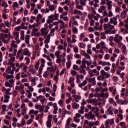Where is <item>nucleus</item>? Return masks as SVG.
<instances>
[{
    "mask_svg": "<svg viewBox=\"0 0 128 128\" xmlns=\"http://www.w3.org/2000/svg\"><path fill=\"white\" fill-rule=\"evenodd\" d=\"M88 84V81L86 80H84L82 83H80L78 84L79 88H82V86H84Z\"/></svg>",
    "mask_w": 128,
    "mask_h": 128,
    "instance_id": "4be33fe9",
    "label": "nucleus"
},
{
    "mask_svg": "<svg viewBox=\"0 0 128 128\" xmlns=\"http://www.w3.org/2000/svg\"><path fill=\"white\" fill-rule=\"evenodd\" d=\"M48 24H44V28H42L40 30L41 34L40 36H44V34L46 35L48 34V32H46L48 30Z\"/></svg>",
    "mask_w": 128,
    "mask_h": 128,
    "instance_id": "39448f33",
    "label": "nucleus"
},
{
    "mask_svg": "<svg viewBox=\"0 0 128 128\" xmlns=\"http://www.w3.org/2000/svg\"><path fill=\"white\" fill-rule=\"evenodd\" d=\"M14 75H7L6 80H10V78H14Z\"/></svg>",
    "mask_w": 128,
    "mask_h": 128,
    "instance_id": "680f3d73",
    "label": "nucleus"
},
{
    "mask_svg": "<svg viewBox=\"0 0 128 128\" xmlns=\"http://www.w3.org/2000/svg\"><path fill=\"white\" fill-rule=\"evenodd\" d=\"M101 36H102L101 38L102 40H106V35H104V32H102L101 33Z\"/></svg>",
    "mask_w": 128,
    "mask_h": 128,
    "instance_id": "052dcab7",
    "label": "nucleus"
},
{
    "mask_svg": "<svg viewBox=\"0 0 128 128\" xmlns=\"http://www.w3.org/2000/svg\"><path fill=\"white\" fill-rule=\"evenodd\" d=\"M108 26H109L110 30H114V26L110 24V23L108 24Z\"/></svg>",
    "mask_w": 128,
    "mask_h": 128,
    "instance_id": "864d4df0",
    "label": "nucleus"
},
{
    "mask_svg": "<svg viewBox=\"0 0 128 128\" xmlns=\"http://www.w3.org/2000/svg\"><path fill=\"white\" fill-rule=\"evenodd\" d=\"M72 68H73V70H80V69L78 68V65H76V64H74V65L73 66Z\"/></svg>",
    "mask_w": 128,
    "mask_h": 128,
    "instance_id": "de8ad7c7",
    "label": "nucleus"
},
{
    "mask_svg": "<svg viewBox=\"0 0 128 128\" xmlns=\"http://www.w3.org/2000/svg\"><path fill=\"white\" fill-rule=\"evenodd\" d=\"M110 24H113L114 26L118 24V16H114L110 18Z\"/></svg>",
    "mask_w": 128,
    "mask_h": 128,
    "instance_id": "9d476101",
    "label": "nucleus"
},
{
    "mask_svg": "<svg viewBox=\"0 0 128 128\" xmlns=\"http://www.w3.org/2000/svg\"><path fill=\"white\" fill-rule=\"evenodd\" d=\"M76 8H78V10H84V7H82V5H77L76 6Z\"/></svg>",
    "mask_w": 128,
    "mask_h": 128,
    "instance_id": "3c124183",
    "label": "nucleus"
},
{
    "mask_svg": "<svg viewBox=\"0 0 128 128\" xmlns=\"http://www.w3.org/2000/svg\"><path fill=\"white\" fill-rule=\"evenodd\" d=\"M2 8L4 6V8H6L8 6V5L7 3H6V1H3L2 4Z\"/></svg>",
    "mask_w": 128,
    "mask_h": 128,
    "instance_id": "c9c22d12",
    "label": "nucleus"
},
{
    "mask_svg": "<svg viewBox=\"0 0 128 128\" xmlns=\"http://www.w3.org/2000/svg\"><path fill=\"white\" fill-rule=\"evenodd\" d=\"M74 120L75 122L78 123L80 122V118H78V117H76V116L74 118Z\"/></svg>",
    "mask_w": 128,
    "mask_h": 128,
    "instance_id": "c03bdc74",
    "label": "nucleus"
},
{
    "mask_svg": "<svg viewBox=\"0 0 128 128\" xmlns=\"http://www.w3.org/2000/svg\"><path fill=\"white\" fill-rule=\"evenodd\" d=\"M13 6L14 8H18V2H14L13 3Z\"/></svg>",
    "mask_w": 128,
    "mask_h": 128,
    "instance_id": "69168bd1",
    "label": "nucleus"
},
{
    "mask_svg": "<svg viewBox=\"0 0 128 128\" xmlns=\"http://www.w3.org/2000/svg\"><path fill=\"white\" fill-rule=\"evenodd\" d=\"M26 60V64H30V58L28 57H26L25 58Z\"/></svg>",
    "mask_w": 128,
    "mask_h": 128,
    "instance_id": "49530a36",
    "label": "nucleus"
},
{
    "mask_svg": "<svg viewBox=\"0 0 128 128\" xmlns=\"http://www.w3.org/2000/svg\"><path fill=\"white\" fill-rule=\"evenodd\" d=\"M117 116L118 118H120V120H122V118H124V116H122V114H119L117 115Z\"/></svg>",
    "mask_w": 128,
    "mask_h": 128,
    "instance_id": "0e129e2a",
    "label": "nucleus"
},
{
    "mask_svg": "<svg viewBox=\"0 0 128 128\" xmlns=\"http://www.w3.org/2000/svg\"><path fill=\"white\" fill-rule=\"evenodd\" d=\"M90 6H94V8H98V4H97V3H95L94 2V1H90L89 2Z\"/></svg>",
    "mask_w": 128,
    "mask_h": 128,
    "instance_id": "393cba45",
    "label": "nucleus"
},
{
    "mask_svg": "<svg viewBox=\"0 0 128 128\" xmlns=\"http://www.w3.org/2000/svg\"><path fill=\"white\" fill-rule=\"evenodd\" d=\"M85 118H88V120H94L95 118L94 114H92V112H90L88 114H85Z\"/></svg>",
    "mask_w": 128,
    "mask_h": 128,
    "instance_id": "1a4fd4ad",
    "label": "nucleus"
},
{
    "mask_svg": "<svg viewBox=\"0 0 128 128\" xmlns=\"http://www.w3.org/2000/svg\"><path fill=\"white\" fill-rule=\"evenodd\" d=\"M74 56L76 58H82V56L78 54H76L74 55Z\"/></svg>",
    "mask_w": 128,
    "mask_h": 128,
    "instance_id": "4d7b16f0",
    "label": "nucleus"
},
{
    "mask_svg": "<svg viewBox=\"0 0 128 128\" xmlns=\"http://www.w3.org/2000/svg\"><path fill=\"white\" fill-rule=\"evenodd\" d=\"M84 56L86 58H88V60H90V56L88 54L86 53L84 54Z\"/></svg>",
    "mask_w": 128,
    "mask_h": 128,
    "instance_id": "13d9d810",
    "label": "nucleus"
},
{
    "mask_svg": "<svg viewBox=\"0 0 128 128\" xmlns=\"http://www.w3.org/2000/svg\"><path fill=\"white\" fill-rule=\"evenodd\" d=\"M86 0H80V2L81 6H84L86 4Z\"/></svg>",
    "mask_w": 128,
    "mask_h": 128,
    "instance_id": "473e14b6",
    "label": "nucleus"
},
{
    "mask_svg": "<svg viewBox=\"0 0 128 128\" xmlns=\"http://www.w3.org/2000/svg\"><path fill=\"white\" fill-rule=\"evenodd\" d=\"M12 90V89L8 88L6 90L5 94H4V102H10V96L12 95V92H10Z\"/></svg>",
    "mask_w": 128,
    "mask_h": 128,
    "instance_id": "7ed1b4c3",
    "label": "nucleus"
},
{
    "mask_svg": "<svg viewBox=\"0 0 128 128\" xmlns=\"http://www.w3.org/2000/svg\"><path fill=\"white\" fill-rule=\"evenodd\" d=\"M80 108V105L76 102H74L72 104V108L73 110H78Z\"/></svg>",
    "mask_w": 128,
    "mask_h": 128,
    "instance_id": "6ab92c4d",
    "label": "nucleus"
},
{
    "mask_svg": "<svg viewBox=\"0 0 128 128\" xmlns=\"http://www.w3.org/2000/svg\"><path fill=\"white\" fill-rule=\"evenodd\" d=\"M72 120V118H68V119L66 120V126H70V122Z\"/></svg>",
    "mask_w": 128,
    "mask_h": 128,
    "instance_id": "b1692460",
    "label": "nucleus"
},
{
    "mask_svg": "<svg viewBox=\"0 0 128 128\" xmlns=\"http://www.w3.org/2000/svg\"><path fill=\"white\" fill-rule=\"evenodd\" d=\"M53 108H54V114H58V106L56 105V103H54L53 104Z\"/></svg>",
    "mask_w": 128,
    "mask_h": 128,
    "instance_id": "dca6fc26",
    "label": "nucleus"
},
{
    "mask_svg": "<svg viewBox=\"0 0 128 128\" xmlns=\"http://www.w3.org/2000/svg\"><path fill=\"white\" fill-rule=\"evenodd\" d=\"M112 1H110L106 3V6H108V10H112Z\"/></svg>",
    "mask_w": 128,
    "mask_h": 128,
    "instance_id": "a878e982",
    "label": "nucleus"
},
{
    "mask_svg": "<svg viewBox=\"0 0 128 128\" xmlns=\"http://www.w3.org/2000/svg\"><path fill=\"white\" fill-rule=\"evenodd\" d=\"M101 8H99L98 10V12H102L103 10H106V6H102L100 7Z\"/></svg>",
    "mask_w": 128,
    "mask_h": 128,
    "instance_id": "ea45409f",
    "label": "nucleus"
},
{
    "mask_svg": "<svg viewBox=\"0 0 128 128\" xmlns=\"http://www.w3.org/2000/svg\"><path fill=\"white\" fill-rule=\"evenodd\" d=\"M72 100V96L68 97V98L66 100V104H70Z\"/></svg>",
    "mask_w": 128,
    "mask_h": 128,
    "instance_id": "79ce46f5",
    "label": "nucleus"
},
{
    "mask_svg": "<svg viewBox=\"0 0 128 128\" xmlns=\"http://www.w3.org/2000/svg\"><path fill=\"white\" fill-rule=\"evenodd\" d=\"M5 86H6L7 88H12V84H11L8 82H6L5 83Z\"/></svg>",
    "mask_w": 128,
    "mask_h": 128,
    "instance_id": "f704fd0d",
    "label": "nucleus"
},
{
    "mask_svg": "<svg viewBox=\"0 0 128 128\" xmlns=\"http://www.w3.org/2000/svg\"><path fill=\"white\" fill-rule=\"evenodd\" d=\"M40 66V60H38V62L35 64L34 68L36 70H38V66Z\"/></svg>",
    "mask_w": 128,
    "mask_h": 128,
    "instance_id": "8fccbe9b",
    "label": "nucleus"
},
{
    "mask_svg": "<svg viewBox=\"0 0 128 128\" xmlns=\"http://www.w3.org/2000/svg\"><path fill=\"white\" fill-rule=\"evenodd\" d=\"M25 42L27 44H30V35H27L26 36Z\"/></svg>",
    "mask_w": 128,
    "mask_h": 128,
    "instance_id": "cd10ccee",
    "label": "nucleus"
},
{
    "mask_svg": "<svg viewBox=\"0 0 128 128\" xmlns=\"http://www.w3.org/2000/svg\"><path fill=\"white\" fill-rule=\"evenodd\" d=\"M74 82V78L73 77H70V80H68V84H72Z\"/></svg>",
    "mask_w": 128,
    "mask_h": 128,
    "instance_id": "09e8293b",
    "label": "nucleus"
},
{
    "mask_svg": "<svg viewBox=\"0 0 128 128\" xmlns=\"http://www.w3.org/2000/svg\"><path fill=\"white\" fill-rule=\"evenodd\" d=\"M79 46L81 48H86V44L84 42L80 43Z\"/></svg>",
    "mask_w": 128,
    "mask_h": 128,
    "instance_id": "603ef678",
    "label": "nucleus"
},
{
    "mask_svg": "<svg viewBox=\"0 0 128 128\" xmlns=\"http://www.w3.org/2000/svg\"><path fill=\"white\" fill-rule=\"evenodd\" d=\"M20 40H24V31H20Z\"/></svg>",
    "mask_w": 128,
    "mask_h": 128,
    "instance_id": "c756f323",
    "label": "nucleus"
},
{
    "mask_svg": "<svg viewBox=\"0 0 128 128\" xmlns=\"http://www.w3.org/2000/svg\"><path fill=\"white\" fill-rule=\"evenodd\" d=\"M84 106H82L80 107V110H78V112L80 114H84Z\"/></svg>",
    "mask_w": 128,
    "mask_h": 128,
    "instance_id": "58836bf2",
    "label": "nucleus"
},
{
    "mask_svg": "<svg viewBox=\"0 0 128 128\" xmlns=\"http://www.w3.org/2000/svg\"><path fill=\"white\" fill-rule=\"evenodd\" d=\"M81 68H86V58H84L82 60V66L80 67Z\"/></svg>",
    "mask_w": 128,
    "mask_h": 128,
    "instance_id": "aec40b11",
    "label": "nucleus"
},
{
    "mask_svg": "<svg viewBox=\"0 0 128 128\" xmlns=\"http://www.w3.org/2000/svg\"><path fill=\"white\" fill-rule=\"evenodd\" d=\"M98 124H100V122L98 121H96L94 122H91L89 124L88 128H92V126L94 128V126H98Z\"/></svg>",
    "mask_w": 128,
    "mask_h": 128,
    "instance_id": "f8f14e48",
    "label": "nucleus"
},
{
    "mask_svg": "<svg viewBox=\"0 0 128 128\" xmlns=\"http://www.w3.org/2000/svg\"><path fill=\"white\" fill-rule=\"evenodd\" d=\"M79 72L80 74H86V70L84 68H79Z\"/></svg>",
    "mask_w": 128,
    "mask_h": 128,
    "instance_id": "72a5a7b5",
    "label": "nucleus"
},
{
    "mask_svg": "<svg viewBox=\"0 0 128 128\" xmlns=\"http://www.w3.org/2000/svg\"><path fill=\"white\" fill-rule=\"evenodd\" d=\"M121 104H128V100H122L120 102Z\"/></svg>",
    "mask_w": 128,
    "mask_h": 128,
    "instance_id": "a18cd8bd",
    "label": "nucleus"
},
{
    "mask_svg": "<svg viewBox=\"0 0 128 128\" xmlns=\"http://www.w3.org/2000/svg\"><path fill=\"white\" fill-rule=\"evenodd\" d=\"M52 114H49L48 116V120L46 122L48 128H52Z\"/></svg>",
    "mask_w": 128,
    "mask_h": 128,
    "instance_id": "20e7f679",
    "label": "nucleus"
},
{
    "mask_svg": "<svg viewBox=\"0 0 128 128\" xmlns=\"http://www.w3.org/2000/svg\"><path fill=\"white\" fill-rule=\"evenodd\" d=\"M100 74L102 76V80H104V78H110V74L104 72V70H101Z\"/></svg>",
    "mask_w": 128,
    "mask_h": 128,
    "instance_id": "423d86ee",
    "label": "nucleus"
},
{
    "mask_svg": "<svg viewBox=\"0 0 128 128\" xmlns=\"http://www.w3.org/2000/svg\"><path fill=\"white\" fill-rule=\"evenodd\" d=\"M10 67L11 68H14V70H16V68H14L16 64L14 63V62H10Z\"/></svg>",
    "mask_w": 128,
    "mask_h": 128,
    "instance_id": "6e6d98bb",
    "label": "nucleus"
},
{
    "mask_svg": "<svg viewBox=\"0 0 128 128\" xmlns=\"http://www.w3.org/2000/svg\"><path fill=\"white\" fill-rule=\"evenodd\" d=\"M72 66V61H68L66 63V66L68 68H70Z\"/></svg>",
    "mask_w": 128,
    "mask_h": 128,
    "instance_id": "4c0bfd02",
    "label": "nucleus"
},
{
    "mask_svg": "<svg viewBox=\"0 0 128 128\" xmlns=\"http://www.w3.org/2000/svg\"><path fill=\"white\" fill-rule=\"evenodd\" d=\"M128 13V10H124L120 14V18H121L124 19L126 18V14Z\"/></svg>",
    "mask_w": 128,
    "mask_h": 128,
    "instance_id": "ddd939ff",
    "label": "nucleus"
},
{
    "mask_svg": "<svg viewBox=\"0 0 128 128\" xmlns=\"http://www.w3.org/2000/svg\"><path fill=\"white\" fill-rule=\"evenodd\" d=\"M112 16H114V14H112V10H110L108 12V16L109 17V18H112Z\"/></svg>",
    "mask_w": 128,
    "mask_h": 128,
    "instance_id": "e2e57ef3",
    "label": "nucleus"
},
{
    "mask_svg": "<svg viewBox=\"0 0 128 128\" xmlns=\"http://www.w3.org/2000/svg\"><path fill=\"white\" fill-rule=\"evenodd\" d=\"M92 72H93V74H95V76H100V72H98L96 69H94L93 70H92Z\"/></svg>",
    "mask_w": 128,
    "mask_h": 128,
    "instance_id": "7c9ffc66",
    "label": "nucleus"
},
{
    "mask_svg": "<svg viewBox=\"0 0 128 128\" xmlns=\"http://www.w3.org/2000/svg\"><path fill=\"white\" fill-rule=\"evenodd\" d=\"M114 119H108L106 121V124H105V126L106 128H110V126H112L114 124Z\"/></svg>",
    "mask_w": 128,
    "mask_h": 128,
    "instance_id": "0eeeda50",
    "label": "nucleus"
},
{
    "mask_svg": "<svg viewBox=\"0 0 128 128\" xmlns=\"http://www.w3.org/2000/svg\"><path fill=\"white\" fill-rule=\"evenodd\" d=\"M47 70H49L50 72H56V70L54 69V66H52L51 67H48Z\"/></svg>",
    "mask_w": 128,
    "mask_h": 128,
    "instance_id": "412c9836",
    "label": "nucleus"
},
{
    "mask_svg": "<svg viewBox=\"0 0 128 128\" xmlns=\"http://www.w3.org/2000/svg\"><path fill=\"white\" fill-rule=\"evenodd\" d=\"M50 42V34H48L44 40V44H49Z\"/></svg>",
    "mask_w": 128,
    "mask_h": 128,
    "instance_id": "a211bd4d",
    "label": "nucleus"
},
{
    "mask_svg": "<svg viewBox=\"0 0 128 128\" xmlns=\"http://www.w3.org/2000/svg\"><path fill=\"white\" fill-rule=\"evenodd\" d=\"M22 54H24V56H30V51H28V48H25Z\"/></svg>",
    "mask_w": 128,
    "mask_h": 128,
    "instance_id": "f3484780",
    "label": "nucleus"
},
{
    "mask_svg": "<svg viewBox=\"0 0 128 128\" xmlns=\"http://www.w3.org/2000/svg\"><path fill=\"white\" fill-rule=\"evenodd\" d=\"M101 96L102 98H108V93H106V94L102 93L101 94Z\"/></svg>",
    "mask_w": 128,
    "mask_h": 128,
    "instance_id": "a19ab883",
    "label": "nucleus"
},
{
    "mask_svg": "<svg viewBox=\"0 0 128 128\" xmlns=\"http://www.w3.org/2000/svg\"><path fill=\"white\" fill-rule=\"evenodd\" d=\"M0 40H2L4 44H8V42L10 40V32L8 34H0Z\"/></svg>",
    "mask_w": 128,
    "mask_h": 128,
    "instance_id": "f257e3e1",
    "label": "nucleus"
},
{
    "mask_svg": "<svg viewBox=\"0 0 128 128\" xmlns=\"http://www.w3.org/2000/svg\"><path fill=\"white\" fill-rule=\"evenodd\" d=\"M122 40V36H120L118 34H116L115 35L114 38V42H120Z\"/></svg>",
    "mask_w": 128,
    "mask_h": 128,
    "instance_id": "6e6552de",
    "label": "nucleus"
},
{
    "mask_svg": "<svg viewBox=\"0 0 128 128\" xmlns=\"http://www.w3.org/2000/svg\"><path fill=\"white\" fill-rule=\"evenodd\" d=\"M54 122L56 124L57 126H60V122H58V118H56V115L54 116Z\"/></svg>",
    "mask_w": 128,
    "mask_h": 128,
    "instance_id": "5701e85b",
    "label": "nucleus"
},
{
    "mask_svg": "<svg viewBox=\"0 0 128 128\" xmlns=\"http://www.w3.org/2000/svg\"><path fill=\"white\" fill-rule=\"evenodd\" d=\"M13 34H14V36H16V38H15L16 40L18 38L20 32H13Z\"/></svg>",
    "mask_w": 128,
    "mask_h": 128,
    "instance_id": "e433bc0d",
    "label": "nucleus"
},
{
    "mask_svg": "<svg viewBox=\"0 0 128 128\" xmlns=\"http://www.w3.org/2000/svg\"><path fill=\"white\" fill-rule=\"evenodd\" d=\"M16 17H14V20L11 19L10 21V24H11V26H16Z\"/></svg>",
    "mask_w": 128,
    "mask_h": 128,
    "instance_id": "4468645a",
    "label": "nucleus"
},
{
    "mask_svg": "<svg viewBox=\"0 0 128 128\" xmlns=\"http://www.w3.org/2000/svg\"><path fill=\"white\" fill-rule=\"evenodd\" d=\"M26 124V120L24 119L22 120V123H21V126H24Z\"/></svg>",
    "mask_w": 128,
    "mask_h": 128,
    "instance_id": "774afa93",
    "label": "nucleus"
},
{
    "mask_svg": "<svg viewBox=\"0 0 128 128\" xmlns=\"http://www.w3.org/2000/svg\"><path fill=\"white\" fill-rule=\"evenodd\" d=\"M48 74H49L48 72L46 71L44 72L43 76H44V78H48Z\"/></svg>",
    "mask_w": 128,
    "mask_h": 128,
    "instance_id": "5fc2aeb1",
    "label": "nucleus"
},
{
    "mask_svg": "<svg viewBox=\"0 0 128 128\" xmlns=\"http://www.w3.org/2000/svg\"><path fill=\"white\" fill-rule=\"evenodd\" d=\"M42 15L41 14H38L37 16V18L36 19V22H37L38 24H40V20H42Z\"/></svg>",
    "mask_w": 128,
    "mask_h": 128,
    "instance_id": "2eb2a0df",
    "label": "nucleus"
},
{
    "mask_svg": "<svg viewBox=\"0 0 128 128\" xmlns=\"http://www.w3.org/2000/svg\"><path fill=\"white\" fill-rule=\"evenodd\" d=\"M26 24V22H22L20 28H21L22 30H28V26H26V28H24V25Z\"/></svg>",
    "mask_w": 128,
    "mask_h": 128,
    "instance_id": "2f4dec72",
    "label": "nucleus"
},
{
    "mask_svg": "<svg viewBox=\"0 0 128 128\" xmlns=\"http://www.w3.org/2000/svg\"><path fill=\"white\" fill-rule=\"evenodd\" d=\"M16 40H12V43L10 44V46L9 48L8 52H14L13 54H14V56H16V52H18V44H16Z\"/></svg>",
    "mask_w": 128,
    "mask_h": 128,
    "instance_id": "f03ea898",
    "label": "nucleus"
},
{
    "mask_svg": "<svg viewBox=\"0 0 128 128\" xmlns=\"http://www.w3.org/2000/svg\"><path fill=\"white\" fill-rule=\"evenodd\" d=\"M49 10L51 12H54V10H56V8H54V5L50 6H49Z\"/></svg>",
    "mask_w": 128,
    "mask_h": 128,
    "instance_id": "37998d69",
    "label": "nucleus"
},
{
    "mask_svg": "<svg viewBox=\"0 0 128 128\" xmlns=\"http://www.w3.org/2000/svg\"><path fill=\"white\" fill-rule=\"evenodd\" d=\"M40 32H32L31 36H40Z\"/></svg>",
    "mask_w": 128,
    "mask_h": 128,
    "instance_id": "c85d7f7f",
    "label": "nucleus"
},
{
    "mask_svg": "<svg viewBox=\"0 0 128 128\" xmlns=\"http://www.w3.org/2000/svg\"><path fill=\"white\" fill-rule=\"evenodd\" d=\"M71 74H72L73 76H76V74H78V72H76V71H74V70H72L70 72Z\"/></svg>",
    "mask_w": 128,
    "mask_h": 128,
    "instance_id": "bf43d9fd",
    "label": "nucleus"
},
{
    "mask_svg": "<svg viewBox=\"0 0 128 128\" xmlns=\"http://www.w3.org/2000/svg\"><path fill=\"white\" fill-rule=\"evenodd\" d=\"M117 44H118V47L119 48H122V43L121 42H117Z\"/></svg>",
    "mask_w": 128,
    "mask_h": 128,
    "instance_id": "338daca9",
    "label": "nucleus"
},
{
    "mask_svg": "<svg viewBox=\"0 0 128 128\" xmlns=\"http://www.w3.org/2000/svg\"><path fill=\"white\" fill-rule=\"evenodd\" d=\"M108 24L110 23H108L104 24V33L106 34H110V30H108V28H110V26H108Z\"/></svg>",
    "mask_w": 128,
    "mask_h": 128,
    "instance_id": "9b49d317",
    "label": "nucleus"
},
{
    "mask_svg": "<svg viewBox=\"0 0 128 128\" xmlns=\"http://www.w3.org/2000/svg\"><path fill=\"white\" fill-rule=\"evenodd\" d=\"M120 48L122 49L123 54H126V45H123Z\"/></svg>",
    "mask_w": 128,
    "mask_h": 128,
    "instance_id": "bb28decb",
    "label": "nucleus"
}]
</instances>
